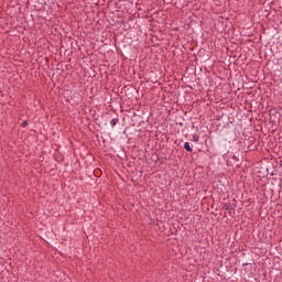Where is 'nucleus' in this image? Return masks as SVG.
Returning a JSON list of instances; mask_svg holds the SVG:
<instances>
[{
    "label": "nucleus",
    "mask_w": 282,
    "mask_h": 282,
    "mask_svg": "<svg viewBox=\"0 0 282 282\" xmlns=\"http://www.w3.org/2000/svg\"><path fill=\"white\" fill-rule=\"evenodd\" d=\"M184 149H185L186 151H188L189 153H193V148L191 147V143L185 142V143H184Z\"/></svg>",
    "instance_id": "obj_1"
},
{
    "label": "nucleus",
    "mask_w": 282,
    "mask_h": 282,
    "mask_svg": "<svg viewBox=\"0 0 282 282\" xmlns=\"http://www.w3.org/2000/svg\"><path fill=\"white\" fill-rule=\"evenodd\" d=\"M193 142H199V135L194 134L193 135Z\"/></svg>",
    "instance_id": "obj_2"
},
{
    "label": "nucleus",
    "mask_w": 282,
    "mask_h": 282,
    "mask_svg": "<svg viewBox=\"0 0 282 282\" xmlns=\"http://www.w3.org/2000/svg\"><path fill=\"white\" fill-rule=\"evenodd\" d=\"M22 127H28V121H23Z\"/></svg>",
    "instance_id": "obj_3"
},
{
    "label": "nucleus",
    "mask_w": 282,
    "mask_h": 282,
    "mask_svg": "<svg viewBox=\"0 0 282 282\" xmlns=\"http://www.w3.org/2000/svg\"><path fill=\"white\" fill-rule=\"evenodd\" d=\"M112 124H116L115 120H112Z\"/></svg>",
    "instance_id": "obj_4"
},
{
    "label": "nucleus",
    "mask_w": 282,
    "mask_h": 282,
    "mask_svg": "<svg viewBox=\"0 0 282 282\" xmlns=\"http://www.w3.org/2000/svg\"><path fill=\"white\" fill-rule=\"evenodd\" d=\"M112 124H116L115 120H112Z\"/></svg>",
    "instance_id": "obj_5"
},
{
    "label": "nucleus",
    "mask_w": 282,
    "mask_h": 282,
    "mask_svg": "<svg viewBox=\"0 0 282 282\" xmlns=\"http://www.w3.org/2000/svg\"><path fill=\"white\" fill-rule=\"evenodd\" d=\"M112 124H116L115 120H112Z\"/></svg>",
    "instance_id": "obj_6"
}]
</instances>
